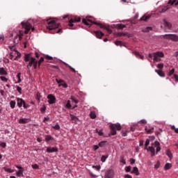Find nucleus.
Listing matches in <instances>:
<instances>
[{
	"instance_id": "nucleus-39",
	"label": "nucleus",
	"mask_w": 178,
	"mask_h": 178,
	"mask_svg": "<svg viewBox=\"0 0 178 178\" xmlns=\"http://www.w3.org/2000/svg\"><path fill=\"white\" fill-rule=\"evenodd\" d=\"M65 66H66V67H69V69H70V70H72V72H73V73H76V70H74V68H73L69 64H65Z\"/></svg>"
},
{
	"instance_id": "nucleus-46",
	"label": "nucleus",
	"mask_w": 178,
	"mask_h": 178,
	"mask_svg": "<svg viewBox=\"0 0 178 178\" xmlns=\"http://www.w3.org/2000/svg\"><path fill=\"white\" fill-rule=\"evenodd\" d=\"M148 145H149V139H147L145 143V149H147V147H148Z\"/></svg>"
},
{
	"instance_id": "nucleus-45",
	"label": "nucleus",
	"mask_w": 178,
	"mask_h": 178,
	"mask_svg": "<svg viewBox=\"0 0 178 178\" xmlns=\"http://www.w3.org/2000/svg\"><path fill=\"white\" fill-rule=\"evenodd\" d=\"M125 171L127 173H129V172H131V166L129 165L125 168Z\"/></svg>"
},
{
	"instance_id": "nucleus-43",
	"label": "nucleus",
	"mask_w": 178,
	"mask_h": 178,
	"mask_svg": "<svg viewBox=\"0 0 178 178\" xmlns=\"http://www.w3.org/2000/svg\"><path fill=\"white\" fill-rule=\"evenodd\" d=\"M118 37H124L126 35H129V33H118Z\"/></svg>"
},
{
	"instance_id": "nucleus-15",
	"label": "nucleus",
	"mask_w": 178,
	"mask_h": 178,
	"mask_svg": "<svg viewBox=\"0 0 178 178\" xmlns=\"http://www.w3.org/2000/svg\"><path fill=\"white\" fill-rule=\"evenodd\" d=\"M35 58H31V60L29 61L28 65H27V69L29 70H30V69H31V66H33V65H34V63L35 62Z\"/></svg>"
},
{
	"instance_id": "nucleus-14",
	"label": "nucleus",
	"mask_w": 178,
	"mask_h": 178,
	"mask_svg": "<svg viewBox=\"0 0 178 178\" xmlns=\"http://www.w3.org/2000/svg\"><path fill=\"white\" fill-rule=\"evenodd\" d=\"M155 147L154 145V144H152V146L149 147L147 149V151H149L152 154L151 156H155V148L154 147Z\"/></svg>"
},
{
	"instance_id": "nucleus-31",
	"label": "nucleus",
	"mask_w": 178,
	"mask_h": 178,
	"mask_svg": "<svg viewBox=\"0 0 178 178\" xmlns=\"http://www.w3.org/2000/svg\"><path fill=\"white\" fill-rule=\"evenodd\" d=\"M126 27V25L122 24H117V29H118V30H123V29H124Z\"/></svg>"
},
{
	"instance_id": "nucleus-26",
	"label": "nucleus",
	"mask_w": 178,
	"mask_h": 178,
	"mask_svg": "<svg viewBox=\"0 0 178 178\" xmlns=\"http://www.w3.org/2000/svg\"><path fill=\"white\" fill-rule=\"evenodd\" d=\"M54 140V138L51 136V135H46L45 136V142L48 143L49 141H51Z\"/></svg>"
},
{
	"instance_id": "nucleus-19",
	"label": "nucleus",
	"mask_w": 178,
	"mask_h": 178,
	"mask_svg": "<svg viewBox=\"0 0 178 178\" xmlns=\"http://www.w3.org/2000/svg\"><path fill=\"white\" fill-rule=\"evenodd\" d=\"M163 24L165 27H167V29H169V30L172 29V24H170V22H167L166 19H163Z\"/></svg>"
},
{
	"instance_id": "nucleus-53",
	"label": "nucleus",
	"mask_w": 178,
	"mask_h": 178,
	"mask_svg": "<svg viewBox=\"0 0 178 178\" xmlns=\"http://www.w3.org/2000/svg\"><path fill=\"white\" fill-rule=\"evenodd\" d=\"M71 99L74 104H79V100L76 99L74 97H71Z\"/></svg>"
},
{
	"instance_id": "nucleus-9",
	"label": "nucleus",
	"mask_w": 178,
	"mask_h": 178,
	"mask_svg": "<svg viewBox=\"0 0 178 178\" xmlns=\"http://www.w3.org/2000/svg\"><path fill=\"white\" fill-rule=\"evenodd\" d=\"M47 99H49L48 102L50 104H53L56 102V97H55V96H54V95H51V94L47 96Z\"/></svg>"
},
{
	"instance_id": "nucleus-59",
	"label": "nucleus",
	"mask_w": 178,
	"mask_h": 178,
	"mask_svg": "<svg viewBox=\"0 0 178 178\" xmlns=\"http://www.w3.org/2000/svg\"><path fill=\"white\" fill-rule=\"evenodd\" d=\"M0 79L1 80V81H8V78L5 77V76H0Z\"/></svg>"
},
{
	"instance_id": "nucleus-37",
	"label": "nucleus",
	"mask_w": 178,
	"mask_h": 178,
	"mask_svg": "<svg viewBox=\"0 0 178 178\" xmlns=\"http://www.w3.org/2000/svg\"><path fill=\"white\" fill-rule=\"evenodd\" d=\"M106 143H108L106 140H103L100 143H99V147H105V144H106Z\"/></svg>"
},
{
	"instance_id": "nucleus-49",
	"label": "nucleus",
	"mask_w": 178,
	"mask_h": 178,
	"mask_svg": "<svg viewBox=\"0 0 178 178\" xmlns=\"http://www.w3.org/2000/svg\"><path fill=\"white\" fill-rule=\"evenodd\" d=\"M171 129L174 130L175 133H177V134H178V128H176V127H175V125H172L171 127Z\"/></svg>"
},
{
	"instance_id": "nucleus-25",
	"label": "nucleus",
	"mask_w": 178,
	"mask_h": 178,
	"mask_svg": "<svg viewBox=\"0 0 178 178\" xmlns=\"http://www.w3.org/2000/svg\"><path fill=\"white\" fill-rule=\"evenodd\" d=\"M143 33H149V31H152V27L147 26L142 30Z\"/></svg>"
},
{
	"instance_id": "nucleus-2",
	"label": "nucleus",
	"mask_w": 178,
	"mask_h": 178,
	"mask_svg": "<svg viewBox=\"0 0 178 178\" xmlns=\"http://www.w3.org/2000/svg\"><path fill=\"white\" fill-rule=\"evenodd\" d=\"M59 26H60V24H56L55 21L48 20L47 29H48V30H49V31L51 34H55V33L60 34V33H62V29H59ZM56 29H58L56 31Z\"/></svg>"
},
{
	"instance_id": "nucleus-50",
	"label": "nucleus",
	"mask_w": 178,
	"mask_h": 178,
	"mask_svg": "<svg viewBox=\"0 0 178 178\" xmlns=\"http://www.w3.org/2000/svg\"><path fill=\"white\" fill-rule=\"evenodd\" d=\"M159 166H161V162L160 161H157L156 163L154 165V168L155 169H159Z\"/></svg>"
},
{
	"instance_id": "nucleus-41",
	"label": "nucleus",
	"mask_w": 178,
	"mask_h": 178,
	"mask_svg": "<svg viewBox=\"0 0 178 178\" xmlns=\"http://www.w3.org/2000/svg\"><path fill=\"white\" fill-rule=\"evenodd\" d=\"M120 162H121V163H123L124 165H126V160H124V156H120Z\"/></svg>"
},
{
	"instance_id": "nucleus-48",
	"label": "nucleus",
	"mask_w": 178,
	"mask_h": 178,
	"mask_svg": "<svg viewBox=\"0 0 178 178\" xmlns=\"http://www.w3.org/2000/svg\"><path fill=\"white\" fill-rule=\"evenodd\" d=\"M63 87L64 88H67V84L66 83H63L58 85V87Z\"/></svg>"
},
{
	"instance_id": "nucleus-10",
	"label": "nucleus",
	"mask_w": 178,
	"mask_h": 178,
	"mask_svg": "<svg viewBox=\"0 0 178 178\" xmlns=\"http://www.w3.org/2000/svg\"><path fill=\"white\" fill-rule=\"evenodd\" d=\"M18 40L17 42H19V41H20V40H22V38H23V31H19V33L14 38V42H16V40Z\"/></svg>"
},
{
	"instance_id": "nucleus-33",
	"label": "nucleus",
	"mask_w": 178,
	"mask_h": 178,
	"mask_svg": "<svg viewBox=\"0 0 178 178\" xmlns=\"http://www.w3.org/2000/svg\"><path fill=\"white\" fill-rule=\"evenodd\" d=\"M172 168V164L169 163H167L165 165V167H164V169L165 170H169V169H170Z\"/></svg>"
},
{
	"instance_id": "nucleus-61",
	"label": "nucleus",
	"mask_w": 178,
	"mask_h": 178,
	"mask_svg": "<svg viewBox=\"0 0 178 178\" xmlns=\"http://www.w3.org/2000/svg\"><path fill=\"white\" fill-rule=\"evenodd\" d=\"M0 147H2V148H6V143H0Z\"/></svg>"
},
{
	"instance_id": "nucleus-63",
	"label": "nucleus",
	"mask_w": 178,
	"mask_h": 178,
	"mask_svg": "<svg viewBox=\"0 0 178 178\" xmlns=\"http://www.w3.org/2000/svg\"><path fill=\"white\" fill-rule=\"evenodd\" d=\"M159 69H163V63H160L157 65Z\"/></svg>"
},
{
	"instance_id": "nucleus-56",
	"label": "nucleus",
	"mask_w": 178,
	"mask_h": 178,
	"mask_svg": "<svg viewBox=\"0 0 178 178\" xmlns=\"http://www.w3.org/2000/svg\"><path fill=\"white\" fill-rule=\"evenodd\" d=\"M17 91L19 92V94H22V88L20 86H16Z\"/></svg>"
},
{
	"instance_id": "nucleus-64",
	"label": "nucleus",
	"mask_w": 178,
	"mask_h": 178,
	"mask_svg": "<svg viewBox=\"0 0 178 178\" xmlns=\"http://www.w3.org/2000/svg\"><path fill=\"white\" fill-rule=\"evenodd\" d=\"M92 168H96V170H101V165H93Z\"/></svg>"
},
{
	"instance_id": "nucleus-5",
	"label": "nucleus",
	"mask_w": 178,
	"mask_h": 178,
	"mask_svg": "<svg viewBox=\"0 0 178 178\" xmlns=\"http://www.w3.org/2000/svg\"><path fill=\"white\" fill-rule=\"evenodd\" d=\"M22 27L24 29H25V31H24V33L25 34H29V31H30L31 30H32V31H34V27H33L31 26V24H30L29 22H22L21 23Z\"/></svg>"
},
{
	"instance_id": "nucleus-57",
	"label": "nucleus",
	"mask_w": 178,
	"mask_h": 178,
	"mask_svg": "<svg viewBox=\"0 0 178 178\" xmlns=\"http://www.w3.org/2000/svg\"><path fill=\"white\" fill-rule=\"evenodd\" d=\"M96 132L99 134V136H104V132H102V130L98 131V129H96Z\"/></svg>"
},
{
	"instance_id": "nucleus-4",
	"label": "nucleus",
	"mask_w": 178,
	"mask_h": 178,
	"mask_svg": "<svg viewBox=\"0 0 178 178\" xmlns=\"http://www.w3.org/2000/svg\"><path fill=\"white\" fill-rule=\"evenodd\" d=\"M110 129L111 132L108 136H116V130H118V131L122 130V127L119 124H111L110 125Z\"/></svg>"
},
{
	"instance_id": "nucleus-40",
	"label": "nucleus",
	"mask_w": 178,
	"mask_h": 178,
	"mask_svg": "<svg viewBox=\"0 0 178 178\" xmlns=\"http://www.w3.org/2000/svg\"><path fill=\"white\" fill-rule=\"evenodd\" d=\"M52 129H54V130H60V126L57 123L55 126L52 127Z\"/></svg>"
},
{
	"instance_id": "nucleus-62",
	"label": "nucleus",
	"mask_w": 178,
	"mask_h": 178,
	"mask_svg": "<svg viewBox=\"0 0 178 178\" xmlns=\"http://www.w3.org/2000/svg\"><path fill=\"white\" fill-rule=\"evenodd\" d=\"M33 169H39L40 166H38V164H33L32 165Z\"/></svg>"
},
{
	"instance_id": "nucleus-22",
	"label": "nucleus",
	"mask_w": 178,
	"mask_h": 178,
	"mask_svg": "<svg viewBox=\"0 0 178 178\" xmlns=\"http://www.w3.org/2000/svg\"><path fill=\"white\" fill-rule=\"evenodd\" d=\"M134 54L135 55L136 57L140 58L142 60H144V56H142L140 54V52L138 51H134Z\"/></svg>"
},
{
	"instance_id": "nucleus-55",
	"label": "nucleus",
	"mask_w": 178,
	"mask_h": 178,
	"mask_svg": "<svg viewBox=\"0 0 178 178\" xmlns=\"http://www.w3.org/2000/svg\"><path fill=\"white\" fill-rule=\"evenodd\" d=\"M175 73V68H172L168 73V76H172Z\"/></svg>"
},
{
	"instance_id": "nucleus-34",
	"label": "nucleus",
	"mask_w": 178,
	"mask_h": 178,
	"mask_svg": "<svg viewBox=\"0 0 178 178\" xmlns=\"http://www.w3.org/2000/svg\"><path fill=\"white\" fill-rule=\"evenodd\" d=\"M70 118H71V120H72V122H77V120H79V118L76 115H73L71 114Z\"/></svg>"
},
{
	"instance_id": "nucleus-3",
	"label": "nucleus",
	"mask_w": 178,
	"mask_h": 178,
	"mask_svg": "<svg viewBox=\"0 0 178 178\" xmlns=\"http://www.w3.org/2000/svg\"><path fill=\"white\" fill-rule=\"evenodd\" d=\"M149 58H153L154 62H161V58H163V56H165V54H163V52H156L154 53L153 54H149L148 55Z\"/></svg>"
},
{
	"instance_id": "nucleus-51",
	"label": "nucleus",
	"mask_w": 178,
	"mask_h": 178,
	"mask_svg": "<svg viewBox=\"0 0 178 178\" xmlns=\"http://www.w3.org/2000/svg\"><path fill=\"white\" fill-rule=\"evenodd\" d=\"M115 45H117L118 47H122V45H123V43L122 42V41H116L115 42Z\"/></svg>"
},
{
	"instance_id": "nucleus-21",
	"label": "nucleus",
	"mask_w": 178,
	"mask_h": 178,
	"mask_svg": "<svg viewBox=\"0 0 178 178\" xmlns=\"http://www.w3.org/2000/svg\"><path fill=\"white\" fill-rule=\"evenodd\" d=\"M156 73L160 76V77H165V72L161 70H155Z\"/></svg>"
},
{
	"instance_id": "nucleus-42",
	"label": "nucleus",
	"mask_w": 178,
	"mask_h": 178,
	"mask_svg": "<svg viewBox=\"0 0 178 178\" xmlns=\"http://www.w3.org/2000/svg\"><path fill=\"white\" fill-rule=\"evenodd\" d=\"M169 6H167L166 7H164L163 8L161 9V13H165L168 9H169Z\"/></svg>"
},
{
	"instance_id": "nucleus-52",
	"label": "nucleus",
	"mask_w": 178,
	"mask_h": 178,
	"mask_svg": "<svg viewBox=\"0 0 178 178\" xmlns=\"http://www.w3.org/2000/svg\"><path fill=\"white\" fill-rule=\"evenodd\" d=\"M46 109H47V106H45V105H43L42 107L40 108V112H42V113H44Z\"/></svg>"
},
{
	"instance_id": "nucleus-24",
	"label": "nucleus",
	"mask_w": 178,
	"mask_h": 178,
	"mask_svg": "<svg viewBox=\"0 0 178 178\" xmlns=\"http://www.w3.org/2000/svg\"><path fill=\"white\" fill-rule=\"evenodd\" d=\"M41 97H42L41 93L37 92L35 96V99L37 100L38 104H40V102H41Z\"/></svg>"
},
{
	"instance_id": "nucleus-8",
	"label": "nucleus",
	"mask_w": 178,
	"mask_h": 178,
	"mask_svg": "<svg viewBox=\"0 0 178 178\" xmlns=\"http://www.w3.org/2000/svg\"><path fill=\"white\" fill-rule=\"evenodd\" d=\"M81 18L78 17H68V26L70 27H73L74 24L73 23H79V22H81Z\"/></svg>"
},
{
	"instance_id": "nucleus-16",
	"label": "nucleus",
	"mask_w": 178,
	"mask_h": 178,
	"mask_svg": "<svg viewBox=\"0 0 178 178\" xmlns=\"http://www.w3.org/2000/svg\"><path fill=\"white\" fill-rule=\"evenodd\" d=\"M105 178H113V172L108 170L105 174Z\"/></svg>"
},
{
	"instance_id": "nucleus-6",
	"label": "nucleus",
	"mask_w": 178,
	"mask_h": 178,
	"mask_svg": "<svg viewBox=\"0 0 178 178\" xmlns=\"http://www.w3.org/2000/svg\"><path fill=\"white\" fill-rule=\"evenodd\" d=\"M164 40H171L174 42H178V35L176 34H165L161 35Z\"/></svg>"
},
{
	"instance_id": "nucleus-27",
	"label": "nucleus",
	"mask_w": 178,
	"mask_h": 178,
	"mask_svg": "<svg viewBox=\"0 0 178 178\" xmlns=\"http://www.w3.org/2000/svg\"><path fill=\"white\" fill-rule=\"evenodd\" d=\"M131 173H134L136 176H138V175H140V172H138V168L137 167H134Z\"/></svg>"
},
{
	"instance_id": "nucleus-18",
	"label": "nucleus",
	"mask_w": 178,
	"mask_h": 178,
	"mask_svg": "<svg viewBox=\"0 0 178 178\" xmlns=\"http://www.w3.org/2000/svg\"><path fill=\"white\" fill-rule=\"evenodd\" d=\"M145 130L146 133H147V134H151L154 133V127H146L145 128Z\"/></svg>"
},
{
	"instance_id": "nucleus-11",
	"label": "nucleus",
	"mask_w": 178,
	"mask_h": 178,
	"mask_svg": "<svg viewBox=\"0 0 178 178\" xmlns=\"http://www.w3.org/2000/svg\"><path fill=\"white\" fill-rule=\"evenodd\" d=\"M58 147H48L47 148L46 152H48L49 154H51L52 152H58Z\"/></svg>"
},
{
	"instance_id": "nucleus-23",
	"label": "nucleus",
	"mask_w": 178,
	"mask_h": 178,
	"mask_svg": "<svg viewBox=\"0 0 178 178\" xmlns=\"http://www.w3.org/2000/svg\"><path fill=\"white\" fill-rule=\"evenodd\" d=\"M0 74L1 76H6V74H8V72H6V70H5V68L0 67Z\"/></svg>"
},
{
	"instance_id": "nucleus-35",
	"label": "nucleus",
	"mask_w": 178,
	"mask_h": 178,
	"mask_svg": "<svg viewBox=\"0 0 178 178\" xmlns=\"http://www.w3.org/2000/svg\"><path fill=\"white\" fill-rule=\"evenodd\" d=\"M22 73L19 72L17 75V79H18V81L17 83H22Z\"/></svg>"
},
{
	"instance_id": "nucleus-32",
	"label": "nucleus",
	"mask_w": 178,
	"mask_h": 178,
	"mask_svg": "<svg viewBox=\"0 0 178 178\" xmlns=\"http://www.w3.org/2000/svg\"><path fill=\"white\" fill-rule=\"evenodd\" d=\"M24 172V170H19L16 172V175L17 177H22L23 176V173Z\"/></svg>"
},
{
	"instance_id": "nucleus-12",
	"label": "nucleus",
	"mask_w": 178,
	"mask_h": 178,
	"mask_svg": "<svg viewBox=\"0 0 178 178\" xmlns=\"http://www.w3.org/2000/svg\"><path fill=\"white\" fill-rule=\"evenodd\" d=\"M153 145L156 147V154H158L159 151H161V143L158 141H155L154 143H153Z\"/></svg>"
},
{
	"instance_id": "nucleus-28",
	"label": "nucleus",
	"mask_w": 178,
	"mask_h": 178,
	"mask_svg": "<svg viewBox=\"0 0 178 178\" xmlns=\"http://www.w3.org/2000/svg\"><path fill=\"white\" fill-rule=\"evenodd\" d=\"M150 17H151V15H145L140 18V20H143L144 22H147V20H148V19H149Z\"/></svg>"
},
{
	"instance_id": "nucleus-44",
	"label": "nucleus",
	"mask_w": 178,
	"mask_h": 178,
	"mask_svg": "<svg viewBox=\"0 0 178 178\" xmlns=\"http://www.w3.org/2000/svg\"><path fill=\"white\" fill-rule=\"evenodd\" d=\"M108 159V156L103 155L102 156L101 161L102 162H105Z\"/></svg>"
},
{
	"instance_id": "nucleus-47",
	"label": "nucleus",
	"mask_w": 178,
	"mask_h": 178,
	"mask_svg": "<svg viewBox=\"0 0 178 178\" xmlns=\"http://www.w3.org/2000/svg\"><path fill=\"white\" fill-rule=\"evenodd\" d=\"M38 65V61L37 60H35V63H33V69L35 70H36L37 69V66Z\"/></svg>"
},
{
	"instance_id": "nucleus-1",
	"label": "nucleus",
	"mask_w": 178,
	"mask_h": 178,
	"mask_svg": "<svg viewBox=\"0 0 178 178\" xmlns=\"http://www.w3.org/2000/svg\"><path fill=\"white\" fill-rule=\"evenodd\" d=\"M82 23H83V24H86V26H91L92 24H95L96 26H99L100 29H104V30H106V31H108L109 34H112V29H111L109 26H106V25H104L101 23L94 22L92 21V19H90L88 17H87L86 18H83L82 19Z\"/></svg>"
},
{
	"instance_id": "nucleus-58",
	"label": "nucleus",
	"mask_w": 178,
	"mask_h": 178,
	"mask_svg": "<svg viewBox=\"0 0 178 178\" xmlns=\"http://www.w3.org/2000/svg\"><path fill=\"white\" fill-rule=\"evenodd\" d=\"M138 123L142 124H147V120H141L140 121L138 122Z\"/></svg>"
},
{
	"instance_id": "nucleus-30",
	"label": "nucleus",
	"mask_w": 178,
	"mask_h": 178,
	"mask_svg": "<svg viewBox=\"0 0 178 178\" xmlns=\"http://www.w3.org/2000/svg\"><path fill=\"white\" fill-rule=\"evenodd\" d=\"M10 106L12 109H15V107L16 106V102L14 100H12L10 102Z\"/></svg>"
},
{
	"instance_id": "nucleus-36",
	"label": "nucleus",
	"mask_w": 178,
	"mask_h": 178,
	"mask_svg": "<svg viewBox=\"0 0 178 178\" xmlns=\"http://www.w3.org/2000/svg\"><path fill=\"white\" fill-rule=\"evenodd\" d=\"M90 117L91 118V119H95V118H97V115L95 114V112L91 111L90 113Z\"/></svg>"
},
{
	"instance_id": "nucleus-20",
	"label": "nucleus",
	"mask_w": 178,
	"mask_h": 178,
	"mask_svg": "<svg viewBox=\"0 0 178 178\" xmlns=\"http://www.w3.org/2000/svg\"><path fill=\"white\" fill-rule=\"evenodd\" d=\"M33 57H31V55L30 54H25L24 55V61L25 62H30L31 60V58Z\"/></svg>"
},
{
	"instance_id": "nucleus-7",
	"label": "nucleus",
	"mask_w": 178,
	"mask_h": 178,
	"mask_svg": "<svg viewBox=\"0 0 178 178\" xmlns=\"http://www.w3.org/2000/svg\"><path fill=\"white\" fill-rule=\"evenodd\" d=\"M17 105L19 108H22L23 106L24 109H27V108H30V105L26 104V102L22 98H17Z\"/></svg>"
},
{
	"instance_id": "nucleus-17",
	"label": "nucleus",
	"mask_w": 178,
	"mask_h": 178,
	"mask_svg": "<svg viewBox=\"0 0 178 178\" xmlns=\"http://www.w3.org/2000/svg\"><path fill=\"white\" fill-rule=\"evenodd\" d=\"M29 122H30V119L27 118H21L19 120V123H20L21 124H26L29 123Z\"/></svg>"
},
{
	"instance_id": "nucleus-29",
	"label": "nucleus",
	"mask_w": 178,
	"mask_h": 178,
	"mask_svg": "<svg viewBox=\"0 0 178 178\" xmlns=\"http://www.w3.org/2000/svg\"><path fill=\"white\" fill-rule=\"evenodd\" d=\"M166 155L167 156H168V158H170V159H172V158H173V154H172V152H170V149L166 150Z\"/></svg>"
},
{
	"instance_id": "nucleus-54",
	"label": "nucleus",
	"mask_w": 178,
	"mask_h": 178,
	"mask_svg": "<svg viewBox=\"0 0 178 178\" xmlns=\"http://www.w3.org/2000/svg\"><path fill=\"white\" fill-rule=\"evenodd\" d=\"M56 82L58 83V84H62L63 83H65V81H63V79H56Z\"/></svg>"
},
{
	"instance_id": "nucleus-60",
	"label": "nucleus",
	"mask_w": 178,
	"mask_h": 178,
	"mask_svg": "<svg viewBox=\"0 0 178 178\" xmlns=\"http://www.w3.org/2000/svg\"><path fill=\"white\" fill-rule=\"evenodd\" d=\"M176 1L177 0H169L168 3L170 5H173L175 3H176Z\"/></svg>"
},
{
	"instance_id": "nucleus-13",
	"label": "nucleus",
	"mask_w": 178,
	"mask_h": 178,
	"mask_svg": "<svg viewBox=\"0 0 178 178\" xmlns=\"http://www.w3.org/2000/svg\"><path fill=\"white\" fill-rule=\"evenodd\" d=\"M95 36L97 37V38H102V37H104V35H105V34L104 33H102L101 31H95L94 32Z\"/></svg>"
},
{
	"instance_id": "nucleus-38",
	"label": "nucleus",
	"mask_w": 178,
	"mask_h": 178,
	"mask_svg": "<svg viewBox=\"0 0 178 178\" xmlns=\"http://www.w3.org/2000/svg\"><path fill=\"white\" fill-rule=\"evenodd\" d=\"M65 106L66 108H67V109H72V104H70V100H67Z\"/></svg>"
}]
</instances>
